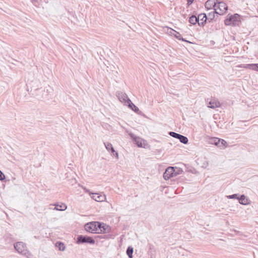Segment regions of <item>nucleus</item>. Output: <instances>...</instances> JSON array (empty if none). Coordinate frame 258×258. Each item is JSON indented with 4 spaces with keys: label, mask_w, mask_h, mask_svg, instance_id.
<instances>
[{
    "label": "nucleus",
    "mask_w": 258,
    "mask_h": 258,
    "mask_svg": "<svg viewBox=\"0 0 258 258\" xmlns=\"http://www.w3.org/2000/svg\"><path fill=\"white\" fill-rule=\"evenodd\" d=\"M105 226H101V224L98 222H92L85 225V229L91 233L105 232Z\"/></svg>",
    "instance_id": "f257e3e1"
},
{
    "label": "nucleus",
    "mask_w": 258,
    "mask_h": 258,
    "mask_svg": "<svg viewBox=\"0 0 258 258\" xmlns=\"http://www.w3.org/2000/svg\"><path fill=\"white\" fill-rule=\"evenodd\" d=\"M14 248L20 254L27 258H34L33 254L28 250L26 245L23 242H18L14 244Z\"/></svg>",
    "instance_id": "f03ea898"
},
{
    "label": "nucleus",
    "mask_w": 258,
    "mask_h": 258,
    "mask_svg": "<svg viewBox=\"0 0 258 258\" xmlns=\"http://www.w3.org/2000/svg\"><path fill=\"white\" fill-rule=\"evenodd\" d=\"M218 5L216 7L215 9H214V11L215 12V13L217 14H223V13H225L226 11L228 10V7L226 5V4L224 2H218Z\"/></svg>",
    "instance_id": "7ed1b4c3"
},
{
    "label": "nucleus",
    "mask_w": 258,
    "mask_h": 258,
    "mask_svg": "<svg viewBox=\"0 0 258 258\" xmlns=\"http://www.w3.org/2000/svg\"><path fill=\"white\" fill-rule=\"evenodd\" d=\"M130 138H131L134 144L137 145L138 147L145 148L146 145L145 141L143 139L136 137L133 134L130 133Z\"/></svg>",
    "instance_id": "20e7f679"
},
{
    "label": "nucleus",
    "mask_w": 258,
    "mask_h": 258,
    "mask_svg": "<svg viewBox=\"0 0 258 258\" xmlns=\"http://www.w3.org/2000/svg\"><path fill=\"white\" fill-rule=\"evenodd\" d=\"M77 242L78 244L83 243L94 244L95 243V240L91 237L81 235L78 237Z\"/></svg>",
    "instance_id": "39448f33"
},
{
    "label": "nucleus",
    "mask_w": 258,
    "mask_h": 258,
    "mask_svg": "<svg viewBox=\"0 0 258 258\" xmlns=\"http://www.w3.org/2000/svg\"><path fill=\"white\" fill-rule=\"evenodd\" d=\"M117 96L120 102L129 107V98L126 93L123 92H119L118 93Z\"/></svg>",
    "instance_id": "423d86ee"
},
{
    "label": "nucleus",
    "mask_w": 258,
    "mask_h": 258,
    "mask_svg": "<svg viewBox=\"0 0 258 258\" xmlns=\"http://www.w3.org/2000/svg\"><path fill=\"white\" fill-rule=\"evenodd\" d=\"M174 167H168L163 173V178L165 180L169 179L170 177H175Z\"/></svg>",
    "instance_id": "0eeeda50"
},
{
    "label": "nucleus",
    "mask_w": 258,
    "mask_h": 258,
    "mask_svg": "<svg viewBox=\"0 0 258 258\" xmlns=\"http://www.w3.org/2000/svg\"><path fill=\"white\" fill-rule=\"evenodd\" d=\"M104 146L106 150L110 153H111V155L116 157V159H118V154L114 149L112 145L108 142L104 143Z\"/></svg>",
    "instance_id": "6e6552de"
},
{
    "label": "nucleus",
    "mask_w": 258,
    "mask_h": 258,
    "mask_svg": "<svg viewBox=\"0 0 258 258\" xmlns=\"http://www.w3.org/2000/svg\"><path fill=\"white\" fill-rule=\"evenodd\" d=\"M218 0H208L205 4V8L208 10H211L213 8L215 9L217 7Z\"/></svg>",
    "instance_id": "1a4fd4ad"
},
{
    "label": "nucleus",
    "mask_w": 258,
    "mask_h": 258,
    "mask_svg": "<svg viewBox=\"0 0 258 258\" xmlns=\"http://www.w3.org/2000/svg\"><path fill=\"white\" fill-rule=\"evenodd\" d=\"M197 19H198V25L200 26H203L208 20V17L205 14H200L197 17Z\"/></svg>",
    "instance_id": "9d476101"
},
{
    "label": "nucleus",
    "mask_w": 258,
    "mask_h": 258,
    "mask_svg": "<svg viewBox=\"0 0 258 258\" xmlns=\"http://www.w3.org/2000/svg\"><path fill=\"white\" fill-rule=\"evenodd\" d=\"M238 67L258 71V64H241Z\"/></svg>",
    "instance_id": "9b49d317"
},
{
    "label": "nucleus",
    "mask_w": 258,
    "mask_h": 258,
    "mask_svg": "<svg viewBox=\"0 0 258 258\" xmlns=\"http://www.w3.org/2000/svg\"><path fill=\"white\" fill-rule=\"evenodd\" d=\"M92 198L95 201L99 202L104 201L105 199V196L104 195H101L98 193L92 194Z\"/></svg>",
    "instance_id": "f8f14e48"
},
{
    "label": "nucleus",
    "mask_w": 258,
    "mask_h": 258,
    "mask_svg": "<svg viewBox=\"0 0 258 258\" xmlns=\"http://www.w3.org/2000/svg\"><path fill=\"white\" fill-rule=\"evenodd\" d=\"M130 109L138 115H143V112L130 100Z\"/></svg>",
    "instance_id": "ddd939ff"
},
{
    "label": "nucleus",
    "mask_w": 258,
    "mask_h": 258,
    "mask_svg": "<svg viewBox=\"0 0 258 258\" xmlns=\"http://www.w3.org/2000/svg\"><path fill=\"white\" fill-rule=\"evenodd\" d=\"M239 17H240V16L237 14H235L233 15L230 16V18H231V21L232 22V25L235 26H237L238 25V23H239L238 19H239Z\"/></svg>",
    "instance_id": "4468645a"
},
{
    "label": "nucleus",
    "mask_w": 258,
    "mask_h": 258,
    "mask_svg": "<svg viewBox=\"0 0 258 258\" xmlns=\"http://www.w3.org/2000/svg\"><path fill=\"white\" fill-rule=\"evenodd\" d=\"M209 107L214 109L215 108L218 107L220 106V102L215 99H212L209 102Z\"/></svg>",
    "instance_id": "2eb2a0df"
},
{
    "label": "nucleus",
    "mask_w": 258,
    "mask_h": 258,
    "mask_svg": "<svg viewBox=\"0 0 258 258\" xmlns=\"http://www.w3.org/2000/svg\"><path fill=\"white\" fill-rule=\"evenodd\" d=\"M54 210L57 211H64L67 208V206L65 204H61V205H59L58 204H55Z\"/></svg>",
    "instance_id": "dca6fc26"
},
{
    "label": "nucleus",
    "mask_w": 258,
    "mask_h": 258,
    "mask_svg": "<svg viewBox=\"0 0 258 258\" xmlns=\"http://www.w3.org/2000/svg\"><path fill=\"white\" fill-rule=\"evenodd\" d=\"M238 201L242 205H246L248 204V200L244 195H241L238 198Z\"/></svg>",
    "instance_id": "f3484780"
},
{
    "label": "nucleus",
    "mask_w": 258,
    "mask_h": 258,
    "mask_svg": "<svg viewBox=\"0 0 258 258\" xmlns=\"http://www.w3.org/2000/svg\"><path fill=\"white\" fill-rule=\"evenodd\" d=\"M55 246L58 248L60 251H63L66 249V246L63 243L61 242H57L55 243Z\"/></svg>",
    "instance_id": "a211bd4d"
},
{
    "label": "nucleus",
    "mask_w": 258,
    "mask_h": 258,
    "mask_svg": "<svg viewBox=\"0 0 258 258\" xmlns=\"http://www.w3.org/2000/svg\"><path fill=\"white\" fill-rule=\"evenodd\" d=\"M209 142L210 144H214L218 147L220 144V139L218 138H212L210 139Z\"/></svg>",
    "instance_id": "6ab92c4d"
},
{
    "label": "nucleus",
    "mask_w": 258,
    "mask_h": 258,
    "mask_svg": "<svg viewBox=\"0 0 258 258\" xmlns=\"http://www.w3.org/2000/svg\"><path fill=\"white\" fill-rule=\"evenodd\" d=\"M170 33H171L173 35H174V36H175L176 38L178 39L179 40H181V34H180L179 32H177V31H176L174 30H173V29H170ZM182 41H185V40H184V39H183V38H182Z\"/></svg>",
    "instance_id": "aec40b11"
},
{
    "label": "nucleus",
    "mask_w": 258,
    "mask_h": 258,
    "mask_svg": "<svg viewBox=\"0 0 258 258\" xmlns=\"http://www.w3.org/2000/svg\"><path fill=\"white\" fill-rule=\"evenodd\" d=\"M188 22L192 25L196 24L198 22V19H197V17L195 16V15H192L191 17H189Z\"/></svg>",
    "instance_id": "412c9836"
},
{
    "label": "nucleus",
    "mask_w": 258,
    "mask_h": 258,
    "mask_svg": "<svg viewBox=\"0 0 258 258\" xmlns=\"http://www.w3.org/2000/svg\"><path fill=\"white\" fill-rule=\"evenodd\" d=\"M180 142L184 144H186L188 143V140L187 137L180 135L179 138Z\"/></svg>",
    "instance_id": "4be33fe9"
},
{
    "label": "nucleus",
    "mask_w": 258,
    "mask_h": 258,
    "mask_svg": "<svg viewBox=\"0 0 258 258\" xmlns=\"http://www.w3.org/2000/svg\"><path fill=\"white\" fill-rule=\"evenodd\" d=\"M169 135L170 136H171L174 138H176V139H178L180 135V134H177V133L173 132H170L169 133Z\"/></svg>",
    "instance_id": "5701e85b"
},
{
    "label": "nucleus",
    "mask_w": 258,
    "mask_h": 258,
    "mask_svg": "<svg viewBox=\"0 0 258 258\" xmlns=\"http://www.w3.org/2000/svg\"><path fill=\"white\" fill-rule=\"evenodd\" d=\"M226 144L227 142L225 140L220 139V144L218 145V147L225 148L226 147Z\"/></svg>",
    "instance_id": "b1692460"
},
{
    "label": "nucleus",
    "mask_w": 258,
    "mask_h": 258,
    "mask_svg": "<svg viewBox=\"0 0 258 258\" xmlns=\"http://www.w3.org/2000/svg\"><path fill=\"white\" fill-rule=\"evenodd\" d=\"M224 23L227 26L232 25V22L230 16L225 20Z\"/></svg>",
    "instance_id": "393cba45"
},
{
    "label": "nucleus",
    "mask_w": 258,
    "mask_h": 258,
    "mask_svg": "<svg viewBox=\"0 0 258 258\" xmlns=\"http://www.w3.org/2000/svg\"><path fill=\"white\" fill-rule=\"evenodd\" d=\"M214 13H215V11L212 13H209L208 15V17H207L208 20H209V19H210L211 20H213L214 18Z\"/></svg>",
    "instance_id": "a878e982"
},
{
    "label": "nucleus",
    "mask_w": 258,
    "mask_h": 258,
    "mask_svg": "<svg viewBox=\"0 0 258 258\" xmlns=\"http://www.w3.org/2000/svg\"><path fill=\"white\" fill-rule=\"evenodd\" d=\"M227 197H228V198L230 199H238V197L237 194H233L232 195H230V196H228Z\"/></svg>",
    "instance_id": "bb28decb"
},
{
    "label": "nucleus",
    "mask_w": 258,
    "mask_h": 258,
    "mask_svg": "<svg viewBox=\"0 0 258 258\" xmlns=\"http://www.w3.org/2000/svg\"><path fill=\"white\" fill-rule=\"evenodd\" d=\"M180 171V170L177 168V167H174V173H175V176H177L178 174H179V171Z\"/></svg>",
    "instance_id": "cd10ccee"
},
{
    "label": "nucleus",
    "mask_w": 258,
    "mask_h": 258,
    "mask_svg": "<svg viewBox=\"0 0 258 258\" xmlns=\"http://www.w3.org/2000/svg\"><path fill=\"white\" fill-rule=\"evenodd\" d=\"M5 178V175L0 170V180H3Z\"/></svg>",
    "instance_id": "c85d7f7f"
},
{
    "label": "nucleus",
    "mask_w": 258,
    "mask_h": 258,
    "mask_svg": "<svg viewBox=\"0 0 258 258\" xmlns=\"http://www.w3.org/2000/svg\"><path fill=\"white\" fill-rule=\"evenodd\" d=\"M133 253V248L130 246V258H132Z\"/></svg>",
    "instance_id": "c756f323"
},
{
    "label": "nucleus",
    "mask_w": 258,
    "mask_h": 258,
    "mask_svg": "<svg viewBox=\"0 0 258 258\" xmlns=\"http://www.w3.org/2000/svg\"><path fill=\"white\" fill-rule=\"evenodd\" d=\"M194 0H187V5L189 6L193 3Z\"/></svg>",
    "instance_id": "7c9ffc66"
},
{
    "label": "nucleus",
    "mask_w": 258,
    "mask_h": 258,
    "mask_svg": "<svg viewBox=\"0 0 258 258\" xmlns=\"http://www.w3.org/2000/svg\"><path fill=\"white\" fill-rule=\"evenodd\" d=\"M31 3L35 6H36L37 0H31Z\"/></svg>",
    "instance_id": "2f4dec72"
},
{
    "label": "nucleus",
    "mask_w": 258,
    "mask_h": 258,
    "mask_svg": "<svg viewBox=\"0 0 258 258\" xmlns=\"http://www.w3.org/2000/svg\"><path fill=\"white\" fill-rule=\"evenodd\" d=\"M126 254L128 255V256L129 257V246H128V247L126 249Z\"/></svg>",
    "instance_id": "473e14b6"
}]
</instances>
